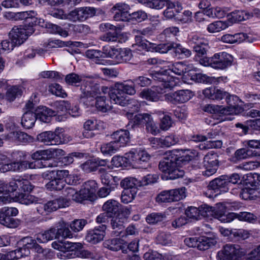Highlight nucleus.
<instances>
[{
  "instance_id": "60",
  "label": "nucleus",
  "mask_w": 260,
  "mask_h": 260,
  "mask_svg": "<svg viewBox=\"0 0 260 260\" xmlns=\"http://www.w3.org/2000/svg\"><path fill=\"white\" fill-rule=\"evenodd\" d=\"M156 201L158 203L172 202L170 190L161 191L156 197Z\"/></svg>"
},
{
  "instance_id": "12",
  "label": "nucleus",
  "mask_w": 260,
  "mask_h": 260,
  "mask_svg": "<svg viewBox=\"0 0 260 260\" xmlns=\"http://www.w3.org/2000/svg\"><path fill=\"white\" fill-rule=\"evenodd\" d=\"M18 214V210L15 207H5L0 210V223L7 228H15L18 225L17 220L13 217Z\"/></svg>"
},
{
  "instance_id": "2",
  "label": "nucleus",
  "mask_w": 260,
  "mask_h": 260,
  "mask_svg": "<svg viewBox=\"0 0 260 260\" xmlns=\"http://www.w3.org/2000/svg\"><path fill=\"white\" fill-rule=\"evenodd\" d=\"M128 5L118 3L115 6V42L124 43L128 39L126 33L122 31V29L124 27L123 22L128 20V16L132 19L139 22L145 20L147 18V14L143 11L135 12L131 14H128Z\"/></svg>"
},
{
  "instance_id": "47",
  "label": "nucleus",
  "mask_w": 260,
  "mask_h": 260,
  "mask_svg": "<svg viewBox=\"0 0 260 260\" xmlns=\"http://www.w3.org/2000/svg\"><path fill=\"white\" fill-rule=\"evenodd\" d=\"M218 160L217 155L214 154H207L204 158V167L214 168L217 169Z\"/></svg>"
},
{
  "instance_id": "6",
  "label": "nucleus",
  "mask_w": 260,
  "mask_h": 260,
  "mask_svg": "<svg viewBox=\"0 0 260 260\" xmlns=\"http://www.w3.org/2000/svg\"><path fill=\"white\" fill-rule=\"evenodd\" d=\"M71 238L73 234L68 228V225L63 220L59 221L55 228H51L44 232L36 235L37 241L40 243H45L53 238Z\"/></svg>"
},
{
  "instance_id": "15",
  "label": "nucleus",
  "mask_w": 260,
  "mask_h": 260,
  "mask_svg": "<svg viewBox=\"0 0 260 260\" xmlns=\"http://www.w3.org/2000/svg\"><path fill=\"white\" fill-rule=\"evenodd\" d=\"M115 104L125 107L123 110L124 114L128 119H131L134 112H138L140 108V103L135 99H120V96L117 99L115 98Z\"/></svg>"
},
{
  "instance_id": "27",
  "label": "nucleus",
  "mask_w": 260,
  "mask_h": 260,
  "mask_svg": "<svg viewBox=\"0 0 260 260\" xmlns=\"http://www.w3.org/2000/svg\"><path fill=\"white\" fill-rule=\"evenodd\" d=\"M136 93L134 87L125 85L122 83H115V98L117 99L120 96V99H127L126 94L133 95Z\"/></svg>"
},
{
  "instance_id": "24",
  "label": "nucleus",
  "mask_w": 260,
  "mask_h": 260,
  "mask_svg": "<svg viewBox=\"0 0 260 260\" xmlns=\"http://www.w3.org/2000/svg\"><path fill=\"white\" fill-rule=\"evenodd\" d=\"M106 229V226L102 224L89 231L86 236V241L92 244H96L101 242L103 240L105 235Z\"/></svg>"
},
{
  "instance_id": "11",
  "label": "nucleus",
  "mask_w": 260,
  "mask_h": 260,
  "mask_svg": "<svg viewBox=\"0 0 260 260\" xmlns=\"http://www.w3.org/2000/svg\"><path fill=\"white\" fill-rule=\"evenodd\" d=\"M63 193L69 201L73 200L81 203L84 200H91L93 199L95 193L84 189L82 186L79 191H77L73 187H67L64 189Z\"/></svg>"
},
{
  "instance_id": "9",
  "label": "nucleus",
  "mask_w": 260,
  "mask_h": 260,
  "mask_svg": "<svg viewBox=\"0 0 260 260\" xmlns=\"http://www.w3.org/2000/svg\"><path fill=\"white\" fill-rule=\"evenodd\" d=\"M205 211H207V216H212L215 218L222 222H230L233 220V212L225 214L226 207L225 205L221 203H218L215 205V207H211L205 205Z\"/></svg>"
},
{
  "instance_id": "43",
  "label": "nucleus",
  "mask_w": 260,
  "mask_h": 260,
  "mask_svg": "<svg viewBox=\"0 0 260 260\" xmlns=\"http://www.w3.org/2000/svg\"><path fill=\"white\" fill-rule=\"evenodd\" d=\"M18 242V238L15 236L9 234L0 236V247L14 245Z\"/></svg>"
},
{
  "instance_id": "1",
  "label": "nucleus",
  "mask_w": 260,
  "mask_h": 260,
  "mask_svg": "<svg viewBox=\"0 0 260 260\" xmlns=\"http://www.w3.org/2000/svg\"><path fill=\"white\" fill-rule=\"evenodd\" d=\"M181 152L177 149L167 151L160 161L159 169L165 174L167 179L173 180L184 176V171L181 168L188 163L191 158L188 155H181Z\"/></svg>"
},
{
  "instance_id": "57",
  "label": "nucleus",
  "mask_w": 260,
  "mask_h": 260,
  "mask_svg": "<svg viewBox=\"0 0 260 260\" xmlns=\"http://www.w3.org/2000/svg\"><path fill=\"white\" fill-rule=\"evenodd\" d=\"M156 240L159 244L162 245H168L172 243V238L171 235L164 232L160 233L158 235Z\"/></svg>"
},
{
  "instance_id": "61",
  "label": "nucleus",
  "mask_w": 260,
  "mask_h": 260,
  "mask_svg": "<svg viewBox=\"0 0 260 260\" xmlns=\"http://www.w3.org/2000/svg\"><path fill=\"white\" fill-rule=\"evenodd\" d=\"M146 127L147 131L152 135H156L159 133V129L153 121L151 115L149 116V119L146 122Z\"/></svg>"
},
{
  "instance_id": "59",
  "label": "nucleus",
  "mask_w": 260,
  "mask_h": 260,
  "mask_svg": "<svg viewBox=\"0 0 260 260\" xmlns=\"http://www.w3.org/2000/svg\"><path fill=\"white\" fill-rule=\"evenodd\" d=\"M169 0H149L147 7L157 10L163 8Z\"/></svg>"
},
{
  "instance_id": "50",
  "label": "nucleus",
  "mask_w": 260,
  "mask_h": 260,
  "mask_svg": "<svg viewBox=\"0 0 260 260\" xmlns=\"http://www.w3.org/2000/svg\"><path fill=\"white\" fill-rule=\"evenodd\" d=\"M165 217L164 213L154 212L148 215L146 220L149 224H155L162 221Z\"/></svg>"
},
{
  "instance_id": "37",
  "label": "nucleus",
  "mask_w": 260,
  "mask_h": 260,
  "mask_svg": "<svg viewBox=\"0 0 260 260\" xmlns=\"http://www.w3.org/2000/svg\"><path fill=\"white\" fill-rule=\"evenodd\" d=\"M120 185L124 189L134 190L137 191L138 187L142 186L140 181L134 177L126 178L120 182Z\"/></svg>"
},
{
  "instance_id": "53",
  "label": "nucleus",
  "mask_w": 260,
  "mask_h": 260,
  "mask_svg": "<svg viewBox=\"0 0 260 260\" xmlns=\"http://www.w3.org/2000/svg\"><path fill=\"white\" fill-rule=\"evenodd\" d=\"M150 115L147 113L138 114L133 116L130 119L133 121V125H140L144 123H146V121L149 119Z\"/></svg>"
},
{
  "instance_id": "8",
  "label": "nucleus",
  "mask_w": 260,
  "mask_h": 260,
  "mask_svg": "<svg viewBox=\"0 0 260 260\" xmlns=\"http://www.w3.org/2000/svg\"><path fill=\"white\" fill-rule=\"evenodd\" d=\"M13 192H8L4 189H0V205L10 203L13 202H18L21 204L29 205L37 203L39 199L35 196L23 193H18L14 196Z\"/></svg>"
},
{
  "instance_id": "28",
  "label": "nucleus",
  "mask_w": 260,
  "mask_h": 260,
  "mask_svg": "<svg viewBox=\"0 0 260 260\" xmlns=\"http://www.w3.org/2000/svg\"><path fill=\"white\" fill-rule=\"evenodd\" d=\"M35 114L37 119L44 123H48L51 121L52 117L54 116L55 112L47 107L42 106L38 107Z\"/></svg>"
},
{
  "instance_id": "25",
  "label": "nucleus",
  "mask_w": 260,
  "mask_h": 260,
  "mask_svg": "<svg viewBox=\"0 0 260 260\" xmlns=\"http://www.w3.org/2000/svg\"><path fill=\"white\" fill-rule=\"evenodd\" d=\"M191 42L194 44L193 49L198 56H203L206 54L209 48L207 40L194 35L191 38Z\"/></svg>"
},
{
  "instance_id": "16",
  "label": "nucleus",
  "mask_w": 260,
  "mask_h": 260,
  "mask_svg": "<svg viewBox=\"0 0 260 260\" xmlns=\"http://www.w3.org/2000/svg\"><path fill=\"white\" fill-rule=\"evenodd\" d=\"M138 247L139 241L137 240L133 241L127 245L123 239H121L120 238H115V252H117L115 256L118 257L120 254V252L119 251H121V253L124 254V255L121 256L122 260H124L127 257L126 253H127L128 249L130 251L136 252L138 251Z\"/></svg>"
},
{
  "instance_id": "20",
  "label": "nucleus",
  "mask_w": 260,
  "mask_h": 260,
  "mask_svg": "<svg viewBox=\"0 0 260 260\" xmlns=\"http://www.w3.org/2000/svg\"><path fill=\"white\" fill-rule=\"evenodd\" d=\"M167 8L164 11V16L167 19L174 18L178 21H185L180 17L179 13L182 9V5L178 2H172L170 1L166 5Z\"/></svg>"
},
{
  "instance_id": "63",
  "label": "nucleus",
  "mask_w": 260,
  "mask_h": 260,
  "mask_svg": "<svg viewBox=\"0 0 260 260\" xmlns=\"http://www.w3.org/2000/svg\"><path fill=\"white\" fill-rule=\"evenodd\" d=\"M86 224L83 219H76L72 222L70 224L71 229L75 232L82 230Z\"/></svg>"
},
{
  "instance_id": "10",
  "label": "nucleus",
  "mask_w": 260,
  "mask_h": 260,
  "mask_svg": "<svg viewBox=\"0 0 260 260\" xmlns=\"http://www.w3.org/2000/svg\"><path fill=\"white\" fill-rule=\"evenodd\" d=\"M34 32V28L32 25L15 26L12 29L9 35L15 45H20Z\"/></svg>"
},
{
  "instance_id": "38",
  "label": "nucleus",
  "mask_w": 260,
  "mask_h": 260,
  "mask_svg": "<svg viewBox=\"0 0 260 260\" xmlns=\"http://www.w3.org/2000/svg\"><path fill=\"white\" fill-rule=\"evenodd\" d=\"M19 245H24L27 247L32 249L35 252L41 253L43 252L42 247L38 244L36 241L30 237H25L22 238L19 242Z\"/></svg>"
},
{
  "instance_id": "51",
  "label": "nucleus",
  "mask_w": 260,
  "mask_h": 260,
  "mask_svg": "<svg viewBox=\"0 0 260 260\" xmlns=\"http://www.w3.org/2000/svg\"><path fill=\"white\" fill-rule=\"evenodd\" d=\"M137 193V190L124 189L121 194V200L122 202L127 204L131 202L135 198Z\"/></svg>"
},
{
  "instance_id": "45",
  "label": "nucleus",
  "mask_w": 260,
  "mask_h": 260,
  "mask_svg": "<svg viewBox=\"0 0 260 260\" xmlns=\"http://www.w3.org/2000/svg\"><path fill=\"white\" fill-rule=\"evenodd\" d=\"M250 157H253L251 149L243 148L239 149L235 151L234 158L235 159V161H237L246 159Z\"/></svg>"
},
{
  "instance_id": "49",
  "label": "nucleus",
  "mask_w": 260,
  "mask_h": 260,
  "mask_svg": "<svg viewBox=\"0 0 260 260\" xmlns=\"http://www.w3.org/2000/svg\"><path fill=\"white\" fill-rule=\"evenodd\" d=\"M168 67V70L178 75H182L187 72L186 66L181 62H176Z\"/></svg>"
},
{
  "instance_id": "17",
  "label": "nucleus",
  "mask_w": 260,
  "mask_h": 260,
  "mask_svg": "<svg viewBox=\"0 0 260 260\" xmlns=\"http://www.w3.org/2000/svg\"><path fill=\"white\" fill-rule=\"evenodd\" d=\"M238 246L225 245L217 254L218 260H240L241 254Z\"/></svg>"
},
{
  "instance_id": "44",
  "label": "nucleus",
  "mask_w": 260,
  "mask_h": 260,
  "mask_svg": "<svg viewBox=\"0 0 260 260\" xmlns=\"http://www.w3.org/2000/svg\"><path fill=\"white\" fill-rule=\"evenodd\" d=\"M170 191L172 202L179 201L186 197V188L184 187L170 190Z\"/></svg>"
},
{
  "instance_id": "35",
  "label": "nucleus",
  "mask_w": 260,
  "mask_h": 260,
  "mask_svg": "<svg viewBox=\"0 0 260 260\" xmlns=\"http://www.w3.org/2000/svg\"><path fill=\"white\" fill-rule=\"evenodd\" d=\"M36 120L35 113L31 111H26L22 117L21 123L24 128L29 129L34 126Z\"/></svg>"
},
{
  "instance_id": "4",
  "label": "nucleus",
  "mask_w": 260,
  "mask_h": 260,
  "mask_svg": "<svg viewBox=\"0 0 260 260\" xmlns=\"http://www.w3.org/2000/svg\"><path fill=\"white\" fill-rule=\"evenodd\" d=\"M52 247L59 251L57 254L58 258L66 259L75 257L83 256V253L87 257H89L90 253L83 250V245L79 242L54 241L52 243Z\"/></svg>"
},
{
  "instance_id": "7",
  "label": "nucleus",
  "mask_w": 260,
  "mask_h": 260,
  "mask_svg": "<svg viewBox=\"0 0 260 260\" xmlns=\"http://www.w3.org/2000/svg\"><path fill=\"white\" fill-rule=\"evenodd\" d=\"M119 205L120 207L117 204L115 205V207H117V210L115 211V236L123 238L126 236V233L132 235L134 234L135 231L133 227H128L126 231H125L123 223L130 214V211L127 207Z\"/></svg>"
},
{
  "instance_id": "40",
  "label": "nucleus",
  "mask_w": 260,
  "mask_h": 260,
  "mask_svg": "<svg viewBox=\"0 0 260 260\" xmlns=\"http://www.w3.org/2000/svg\"><path fill=\"white\" fill-rule=\"evenodd\" d=\"M243 111V109L239 106H228L224 107L220 106L219 114L221 115H233L238 114Z\"/></svg>"
},
{
  "instance_id": "22",
  "label": "nucleus",
  "mask_w": 260,
  "mask_h": 260,
  "mask_svg": "<svg viewBox=\"0 0 260 260\" xmlns=\"http://www.w3.org/2000/svg\"><path fill=\"white\" fill-rule=\"evenodd\" d=\"M192 96L189 90H180L172 93L166 95V99L174 104L184 103L188 101Z\"/></svg>"
},
{
  "instance_id": "55",
  "label": "nucleus",
  "mask_w": 260,
  "mask_h": 260,
  "mask_svg": "<svg viewBox=\"0 0 260 260\" xmlns=\"http://www.w3.org/2000/svg\"><path fill=\"white\" fill-rule=\"evenodd\" d=\"M15 43L11 40L10 41L8 40H3L0 44V52L1 53H8L13 50Z\"/></svg>"
},
{
  "instance_id": "64",
  "label": "nucleus",
  "mask_w": 260,
  "mask_h": 260,
  "mask_svg": "<svg viewBox=\"0 0 260 260\" xmlns=\"http://www.w3.org/2000/svg\"><path fill=\"white\" fill-rule=\"evenodd\" d=\"M21 94V91L17 86L9 88L7 92L6 96L10 101H13L16 97Z\"/></svg>"
},
{
  "instance_id": "58",
  "label": "nucleus",
  "mask_w": 260,
  "mask_h": 260,
  "mask_svg": "<svg viewBox=\"0 0 260 260\" xmlns=\"http://www.w3.org/2000/svg\"><path fill=\"white\" fill-rule=\"evenodd\" d=\"M173 43L160 44L158 45L152 44V49L155 52L160 53H166L173 49Z\"/></svg>"
},
{
  "instance_id": "14",
  "label": "nucleus",
  "mask_w": 260,
  "mask_h": 260,
  "mask_svg": "<svg viewBox=\"0 0 260 260\" xmlns=\"http://www.w3.org/2000/svg\"><path fill=\"white\" fill-rule=\"evenodd\" d=\"M36 163L37 161L29 162L27 161H14L11 163L3 165L0 167V171L5 173L8 171L22 172L27 169H36L38 168Z\"/></svg>"
},
{
  "instance_id": "32",
  "label": "nucleus",
  "mask_w": 260,
  "mask_h": 260,
  "mask_svg": "<svg viewBox=\"0 0 260 260\" xmlns=\"http://www.w3.org/2000/svg\"><path fill=\"white\" fill-rule=\"evenodd\" d=\"M129 133L126 131L115 132V150L124 146L129 141Z\"/></svg>"
},
{
  "instance_id": "62",
  "label": "nucleus",
  "mask_w": 260,
  "mask_h": 260,
  "mask_svg": "<svg viewBox=\"0 0 260 260\" xmlns=\"http://www.w3.org/2000/svg\"><path fill=\"white\" fill-rule=\"evenodd\" d=\"M137 164H140L141 162H147L150 158V155L145 150H140L137 151Z\"/></svg>"
},
{
  "instance_id": "36",
  "label": "nucleus",
  "mask_w": 260,
  "mask_h": 260,
  "mask_svg": "<svg viewBox=\"0 0 260 260\" xmlns=\"http://www.w3.org/2000/svg\"><path fill=\"white\" fill-rule=\"evenodd\" d=\"M217 243L215 239L207 237L198 238L197 248L200 250H206L214 246Z\"/></svg>"
},
{
  "instance_id": "33",
  "label": "nucleus",
  "mask_w": 260,
  "mask_h": 260,
  "mask_svg": "<svg viewBox=\"0 0 260 260\" xmlns=\"http://www.w3.org/2000/svg\"><path fill=\"white\" fill-rule=\"evenodd\" d=\"M252 16L251 13L245 11L236 10L228 14L227 16L232 22H237L248 19Z\"/></svg>"
},
{
  "instance_id": "30",
  "label": "nucleus",
  "mask_w": 260,
  "mask_h": 260,
  "mask_svg": "<svg viewBox=\"0 0 260 260\" xmlns=\"http://www.w3.org/2000/svg\"><path fill=\"white\" fill-rule=\"evenodd\" d=\"M69 204L70 203L67 198L66 199L60 198L44 204L48 214L59 208L69 206Z\"/></svg>"
},
{
  "instance_id": "5",
  "label": "nucleus",
  "mask_w": 260,
  "mask_h": 260,
  "mask_svg": "<svg viewBox=\"0 0 260 260\" xmlns=\"http://www.w3.org/2000/svg\"><path fill=\"white\" fill-rule=\"evenodd\" d=\"M81 90L80 99L87 106H93L95 105L99 110L104 112L110 109L111 106L106 103L105 98L99 96V89L95 87L81 86Z\"/></svg>"
},
{
  "instance_id": "39",
  "label": "nucleus",
  "mask_w": 260,
  "mask_h": 260,
  "mask_svg": "<svg viewBox=\"0 0 260 260\" xmlns=\"http://www.w3.org/2000/svg\"><path fill=\"white\" fill-rule=\"evenodd\" d=\"M243 144L247 149H253L251 150L252 153V156H260V140H249L244 141Z\"/></svg>"
},
{
  "instance_id": "52",
  "label": "nucleus",
  "mask_w": 260,
  "mask_h": 260,
  "mask_svg": "<svg viewBox=\"0 0 260 260\" xmlns=\"http://www.w3.org/2000/svg\"><path fill=\"white\" fill-rule=\"evenodd\" d=\"M49 91L52 94L57 96L64 98L66 94L62 89V87L57 83H52L49 86Z\"/></svg>"
},
{
  "instance_id": "18",
  "label": "nucleus",
  "mask_w": 260,
  "mask_h": 260,
  "mask_svg": "<svg viewBox=\"0 0 260 260\" xmlns=\"http://www.w3.org/2000/svg\"><path fill=\"white\" fill-rule=\"evenodd\" d=\"M51 106L55 109L54 117L55 120L58 122L66 120L68 117L67 111L70 108L69 102L64 100L57 101L51 104Z\"/></svg>"
},
{
  "instance_id": "31",
  "label": "nucleus",
  "mask_w": 260,
  "mask_h": 260,
  "mask_svg": "<svg viewBox=\"0 0 260 260\" xmlns=\"http://www.w3.org/2000/svg\"><path fill=\"white\" fill-rule=\"evenodd\" d=\"M131 56L132 53L129 49L121 48L115 49V64L129 60Z\"/></svg>"
},
{
  "instance_id": "26",
  "label": "nucleus",
  "mask_w": 260,
  "mask_h": 260,
  "mask_svg": "<svg viewBox=\"0 0 260 260\" xmlns=\"http://www.w3.org/2000/svg\"><path fill=\"white\" fill-rule=\"evenodd\" d=\"M225 175L221 176L220 178H216L210 182L208 185L209 190H214V192H226L229 189Z\"/></svg>"
},
{
  "instance_id": "54",
  "label": "nucleus",
  "mask_w": 260,
  "mask_h": 260,
  "mask_svg": "<svg viewBox=\"0 0 260 260\" xmlns=\"http://www.w3.org/2000/svg\"><path fill=\"white\" fill-rule=\"evenodd\" d=\"M173 49L174 50V51L176 54L181 55L186 57H189L191 54V52L190 50L183 47L180 44L173 43Z\"/></svg>"
},
{
  "instance_id": "42",
  "label": "nucleus",
  "mask_w": 260,
  "mask_h": 260,
  "mask_svg": "<svg viewBox=\"0 0 260 260\" xmlns=\"http://www.w3.org/2000/svg\"><path fill=\"white\" fill-rule=\"evenodd\" d=\"M233 220L238 218L239 220L254 223L256 220V216L250 212H242L239 213H234Z\"/></svg>"
},
{
  "instance_id": "56",
  "label": "nucleus",
  "mask_w": 260,
  "mask_h": 260,
  "mask_svg": "<svg viewBox=\"0 0 260 260\" xmlns=\"http://www.w3.org/2000/svg\"><path fill=\"white\" fill-rule=\"evenodd\" d=\"M179 141V139L175 135H171L161 138L162 147H169L171 146L177 144Z\"/></svg>"
},
{
  "instance_id": "46",
  "label": "nucleus",
  "mask_w": 260,
  "mask_h": 260,
  "mask_svg": "<svg viewBox=\"0 0 260 260\" xmlns=\"http://www.w3.org/2000/svg\"><path fill=\"white\" fill-rule=\"evenodd\" d=\"M246 186L257 188L260 185V174L258 173L250 174L245 180Z\"/></svg>"
},
{
  "instance_id": "19",
  "label": "nucleus",
  "mask_w": 260,
  "mask_h": 260,
  "mask_svg": "<svg viewBox=\"0 0 260 260\" xmlns=\"http://www.w3.org/2000/svg\"><path fill=\"white\" fill-rule=\"evenodd\" d=\"M62 136H63V134H56V131L54 133L48 131L38 135L37 139L39 141L44 143L46 145H53L66 143L67 142L66 140L61 139Z\"/></svg>"
},
{
  "instance_id": "3",
  "label": "nucleus",
  "mask_w": 260,
  "mask_h": 260,
  "mask_svg": "<svg viewBox=\"0 0 260 260\" xmlns=\"http://www.w3.org/2000/svg\"><path fill=\"white\" fill-rule=\"evenodd\" d=\"M167 70L162 72H153L150 74L151 79L159 84L153 88L144 89L140 93L139 96L143 99L152 102L158 101L159 97L157 93H163L165 89H171L179 83L178 78L173 77H169L167 75Z\"/></svg>"
},
{
  "instance_id": "13",
  "label": "nucleus",
  "mask_w": 260,
  "mask_h": 260,
  "mask_svg": "<svg viewBox=\"0 0 260 260\" xmlns=\"http://www.w3.org/2000/svg\"><path fill=\"white\" fill-rule=\"evenodd\" d=\"M18 188L25 192H28L32 189L33 186L28 180L24 179L13 180L9 184L0 180V189H4L8 192H14Z\"/></svg>"
},
{
  "instance_id": "21",
  "label": "nucleus",
  "mask_w": 260,
  "mask_h": 260,
  "mask_svg": "<svg viewBox=\"0 0 260 260\" xmlns=\"http://www.w3.org/2000/svg\"><path fill=\"white\" fill-rule=\"evenodd\" d=\"M230 58L231 56L225 52L216 53L210 58V66L214 69H225L232 64Z\"/></svg>"
},
{
  "instance_id": "23",
  "label": "nucleus",
  "mask_w": 260,
  "mask_h": 260,
  "mask_svg": "<svg viewBox=\"0 0 260 260\" xmlns=\"http://www.w3.org/2000/svg\"><path fill=\"white\" fill-rule=\"evenodd\" d=\"M68 175V170H57L56 172V177L47 183V188L50 190L62 189L64 185L65 180L63 178Z\"/></svg>"
},
{
  "instance_id": "34",
  "label": "nucleus",
  "mask_w": 260,
  "mask_h": 260,
  "mask_svg": "<svg viewBox=\"0 0 260 260\" xmlns=\"http://www.w3.org/2000/svg\"><path fill=\"white\" fill-rule=\"evenodd\" d=\"M206 205L200 207L199 208L194 207H190L186 210L185 213L187 216L190 218L199 219L200 216L207 217V211H205Z\"/></svg>"
},
{
  "instance_id": "41",
  "label": "nucleus",
  "mask_w": 260,
  "mask_h": 260,
  "mask_svg": "<svg viewBox=\"0 0 260 260\" xmlns=\"http://www.w3.org/2000/svg\"><path fill=\"white\" fill-rule=\"evenodd\" d=\"M228 26V25L226 22L217 21L209 24L207 29L209 32L215 33L226 29Z\"/></svg>"
},
{
  "instance_id": "48",
  "label": "nucleus",
  "mask_w": 260,
  "mask_h": 260,
  "mask_svg": "<svg viewBox=\"0 0 260 260\" xmlns=\"http://www.w3.org/2000/svg\"><path fill=\"white\" fill-rule=\"evenodd\" d=\"M192 79L197 82L203 83L212 84L217 82V79L215 77H209L202 74H196L192 76Z\"/></svg>"
},
{
  "instance_id": "29",
  "label": "nucleus",
  "mask_w": 260,
  "mask_h": 260,
  "mask_svg": "<svg viewBox=\"0 0 260 260\" xmlns=\"http://www.w3.org/2000/svg\"><path fill=\"white\" fill-rule=\"evenodd\" d=\"M8 138L11 141L16 143L27 144L34 141L33 137L22 132H13L8 135Z\"/></svg>"
}]
</instances>
